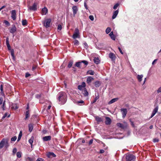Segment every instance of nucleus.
<instances>
[{
    "label": "nucleus",
    "instance_id": "nucleus-1",
    "mask_svg": "<svg viewBox=\"0 0 161 161\" xmlns=\"http://www.w3.org/2000/svg\"><path fill=\"white\" fill-rule=\"evenodd\" d=\"M58 100L61 104H64L65 103L67 99V95L66 93L64 92H60L58 94Z\"/></svg>",
    "mask_w": 161,
    "mask_h": 161
},
{
    "label": "nucleus",
    "instance_id": "nucleus-2",
    "mask_svg": "<svg viewBox=\"0 0 161 161\" xmlns=\"http://www.w3.org/2000/svg\"><path fill=\"white\" fill-rule=\"evenodd\" d=\"M82 63H83L85 65L83 66V67H85L88 64V62L86 60H82L81 61L77 62L75 64V66L78 67L79 68H81L82 66Z\"/></svg>",
    "mask_w": 161,
    "mask_h": 161
},
{
    "label": "nucleus",
    "instance_id": "nucleus-3",
    "mask_svg": "<svg viewBox=\"0 0 161 161\" xmlns=\"http://www.w3.org/2000/svg\"><path fill=\"white\" fill-rule=\"evenodd\" d=\"M8 140L6 139H3L0 142V148H2L4 146L7 148L9 146Z\"/></svg>",
    "mask_w": 161,
    "mask_h": 161
},
{
    "label": "nucleus",
    "instance_id": "nucleus-4",
    "mask_svg": "<svg viewBox=\"0 0 161 161\" xmlns=\"http://www.w3.org/2000/svg\"><path fill=\"white\" fill-rule=\"evenodd\" d=\"M72 38L74 39H75L77 38H80L79 31L78 28H76L75 29V32L72 36Z\"/></svg>",
    "mask_w": 161,
    "mask_h": 161
},
{
    "label": "nucleus",
    "instance_id": "nucleus-5",
    "mask_svg": "<svg viewBox=\"0 0 161 161\" xmlns=\"http://www.w3.org/2000/svg\"><path fill=\"white\" fill-rule=\"evenodd\" d=\"M136 157L132 154H128L126 157V161H134Z\"/></svg>",
    "mask_w": 161,
    "mask_h": 161
},
{
    "label": "nucleus",
    "instance_id": "nucleus-6",
    "mask_svg": "<svg viewBox=\"0 0 161 161\" xmlns=\"http://www.w3.org/2000/svg\"><path fill=\"white\" fill-rule=\"evenodd\" d=\"M37 10V4L34 3L31 6H30L28 8V11H30L31 10L35 11Z\"/></svg>",
    "mask_w": 161,
    "mask_h": 161
},
{
    "label": "nucleus",
    "instance_id": "nucleus-7",
    "mask_svg": "<svg viewBox=\"0 0 161 161\" xmlns=\"http://www.w3.org/2000/svg\"><path fill=\"white\" fill-rule=\"evenodd\" d=\"M51 22V19H50L46 20L44 22V25L46 27L49 26Z\"/></svg>",
    "mask_w": 161,
    "mask_h": 161
},
{
    "label": "nucleus",
    "instance_id": "nucleus-8",
    "mask_svg": "<svg viewBox=\"0 0 161 161\" xmlns=\"http://www.w3.org/2000/svg\"><path fill=\"white\" fill-rule=\"evenodd\" d=\"M120 110L122 112V117L123 118H124L127 113V109L126 108H121Z\"/></svg>",
    "mask_w": 161,
    "mask_h": 161
},
{
    "label": "nucleus",
    "instance_id": "nucleus-9",
    "mask_svg": "<svg viewBox=\"0 0 161 161\" xmlns=\"http://www.w3.org/2000/svg\"><path fill=\"white\" fill-rule=\"evenodd\" d=\"M102 145V146L104 147V148L103 149H101V153H103L104 152L107 153V150L108 148V147L107 146H106L105 144L101 142V145Z\"/></svg>",
    "mask_w": 161,
    "mask_h": 161
},
{
    "label": "nucleus",
    "instance_id": "nucleus-10",
    "mask_svg": "<svg viewBox=\"0 0 161 161\" xmlns=\"http://www.w3.org/2000/svg\"><path fill=\"white\" fill-rule=\"evenodd\" d=\"M158 108V105H157L153 111L150 117V118H152L155 115L156 113L157 112Z\"/></svg>",
    "mask_w": 161,
    "mask_h": 161
},
{
    "label": "nucleus",
    "instance_id": "nucleus-11",
    "mask_svg": "<svg viewBox=\"0 0 161 161\" xmlns=\"http://www.w3.org/2000/svg\"><path fill=\"white\" fill-rule=\"evenodd\" d=\"M94 80V78L92 76H89L87 77L86 82L88 84H90Z\"/></svg>",
    "mask_w": 161,
    "mask_h": 161
},
{
    "label": "nucleus",
    "instance_id": "nucleus-12",
    "mask_svg": "<svg viewBox=\"0 0 161 161\" xmlns=\"http://www.w3.org/2000/svg\"><path fill=\"white\" fill-rule=\"evenodd\" d=\"M72 9L73 11V15L75 16L78 11V8L77 6H73L72 7Z\"/></svg>",
    "mask_w": 161,
    "mask_h": 161
},
{
    "label": "nucleus",
    "instance_id": "nucleus-13",
    "mask_svg": "<svg viewBox=\"0 0 161 161\" xmlns=\"http://www.w3.org/2000/svg\"><path fill=\"white\" fill-rule=\"evenodd\" d=\"M109 57L112 61L115 60L116 58V56L115 55L112 53H109Z\"/></svg>",
    "mask_w": 161,
    "mask_h": 161
},
{
    "label": "nucleus",
    "instance_id": "nucleus-14",
    "mask_svg": "<svg viewBox=\"0 0 161 161\" xmlns=\"http://www.w3.org/2000/svg\"><path fill=\"white\" fill-rule=\"evenodd\" d=\"M47 156L49 158L55 157L56 155L53 152H48L47 154Z\"/></svg>",
    "mask_w": 161,
    "mask_h": 161
},
{
    "label": "nucleus",
    "instance_id": "nucleus-15",
    "mask_svg": "<svg viewBox=\"0 0 161 161\" xmlns=\"http://www.w3.org/2000/svg\"><path fill=\"white\" fill-rule=\"evenodd\" d=\"M16 31V28L14 25H13L10 28L9 31L12 34L14 33Z\"/></svg>",
    "mask_w": 161,
    "mask_h": 161
},
{
    "label": "nucleus",
    "instance_id": "nucleus-16",
    "mask_svg": "<svg viewBox=\"0 0 161 161\" xmlns=\"http://www.w3.org/2000/svg\"><path fill=\"white\" fill-rule=\"evenodd\" d=\"M16 15L15 10H12L11 11V17L14 20H15L16 18Z\"/></svg>",
    "mask_w": 161,
    "mask_h": 161
},
{
    "label": "nucleus",
    "instance_id": "nucleus-17",
    "mask_svg": "<svg viewBox=\"0 0 161 161\" xmlns=\"http://www.w3.org/2000/svg\"><path fill=\"white\" fill-rule=\"evenodd\" d=\"M51 139V137L50 136H47L43 137L42 140L43 141H50Z\"/></svg>",
    "mask_w": 161,
    "mask_h": 161
},
{
    "label": "nucleus",
    "instance_id": "nucleus-18",
    "mask_svg": "<svg viewBox=\"0 0 161 161\" xmlns=\"http://www.w3.org/2000/svg\"><path fill=\"white\" fill-rule=\"evenodd\" d=\"M47 8L46 7H44L42 9V15H46L47 13Z\"/></svg>",
    "mask_w": 161,
    "mask_h": 161
},
{
    "label": "nucleus",
    "instance_id": "nucleus-19",
    "mask_svg": "<svg viewBox=\"0 0 161 161\" xmlns=\"http://www.w3.org/2000/svg\"><path fill=\"white\" fill-rule=\"evenodd\" d=\"M119 13V11L118 10L114 11L113 13L112 18L113 19H114L116 17Z\"/></svg>",
    "mask_w": 161,
    "mask_h": 161
},
{
    "label": "nucleus",
    "instance_id": "nucleus-20",
    "mask_svg": "<svg viewBox=\"0 0 161 161\" xmlns=\"http://www.w3.org/2000/svg\"><path fill=\"white\" fill-rule=\"evenodd\" d=\"M82 92L84 96H87L88 95V93L86 88H84V89L82 90Z\"/></svg>",
    "mask_w": 161,
    "mask_h": 161
},
{
    "label": "nucleus",
    "instance_id": "nucleus-21",
    "mask_svg": "<svg viewBox=\"0 0 161 161\" xmlns=\"http://www.w3.org/2000/svg\"><path fill=\"white\" fill-rule=\"evenodd\" d=\"M111 122V119L109 117H107L106 118V120L105 121V123L106 125H108L110 124Z\"/></svg>",
    "mask_w": 161,
    "mask_h": 161
},
{
    "label": "nucleus",
    "instance_id": "nucleus-22",
    "mask_svg": "<svg viewBox=\"0 0 161 161\" xmlns=\"http://www.w3.org/2000/svg\"><path fill=\"white\" fill-rule=\"evenodd\" d=\"M118 100V98H113L108 102V104H111L117 101Z\"/></svg>",
    "mask_w": 161,
    "mask_h": 161
},
{
    "label": "nucleus",
    "instance_id": "nucleus-23",
    "mask_svg": "<svg viewBox=\"0 0 161 161\" xmlns=\"http://www.w3.org/2000/svg\"><path fill=\"white\" fill-rule=\"evenodd\" d=\"M117 125L118 126L124 129L126 127V126H125L124 125H123L122 124H121L120 123H118L117 124Z\"/></svg>",
    "mask_w": 161,
    "mask_h": 161
},
{
    "label": "nucleus",
    "instance_id": "nucleus-24",
    "mask_svg": "<svg viewBox=\"0 0 161 161\" xmlns=\"http://www.w3.org/2000/svg\"><path fill=\"white\" fill-rule=\"evenodd\" d=\"M109 35L112 40H115V37L114 36V35L113 32V31H112L110 32V33L109 34Z\"/></svg>",
    "mask_w": 161,
    "mask_h": 161
},
{
    "label": "nucleus",
    "instance_id": "nucleus-25",
    "mask_svg": "<svg viewBox=\"0 0 161 161\" xmlns=\"http://www.w3.org/2000/svg\"><path fill=\"white\" fill-rule=\"evenodd\" d=\"M84 102L83 100H80V101H77L76 103L79 105H83L84 104Z\"/></svg>",
    "mask_w": 161,
    "mask_h": 161
},
{
    "label": "nucleus",
    "instance_id": "nucleus-26",
    "mask_svg": "<svg viewBox=\"0 0 161 161\" xmlns=\"http://www.w3.org/2000/svg\"><path fill=\"white\" fill-rule=\"evenodd\" d=\"M73 60H70L69 62V63L68 64V67L69 68H71L72 65H73Z\"/></svg>",
    "mask_w": 161,
    "mask_h": 161
},
{
    "label": "nucleus",
    "instance_id": "nucleus-27",
    "mask_svg": "<svg viewBox=\"0 0 161 161\" xmlns=\"http://www.w3.org/2000/svg\"><path fill=\"white\" fill-rule=\"evenodd\" d=\"M143 77V75H137V78L139 81L141 82L142 80V78Z\"/></svg>",
    "mask_w": 161,
    "mask_h": 161
},
{
    "label": "nucleus",
    "instance_id": "nucleus-28",
    "mask_svg": "<svg viewBox=\"0 0 161 161\" xmlns=\"http://www.w3.org/2000/svg\"><path fill=\"white\" fill-rule=\"evenodd\" d=\"M33 142V137H32L29 140V142L31 145V147H32V143Z\"/></svg>",
    "mask_w": 161,
    "mask_h": 161
},
{
    "label": "nucleus",
    "instance_id": "nucleus-29",
    "mask_svg": "<svg viewBox=\"0 0 161 161\" xmlns=\"http://www.w3.org/2000/svg\"><path fill=\"white\" fill-rule=\"evenodd\" d=\"M29 131L31 132L33 129V126L31 124H29L28 125Z\"/></svg>",
    "mask_w": 161,
    "mask_h": 161
},
{
    "label": "nucleus",
    "instance_id": "nucleus-30",
    "mask_svg": "<svg viewBox=\"0 0 161 161\" xmlns=\"http://www.w3.org/2000/svg\"><path fill=\"white\" fill-rule=\"evenodd\" d=\"M87 74L88 75H93L94 74V72L92 70H90L87 72Z\"/></svg>",
    "mask_w": 161,
    "mask_h": 161
},
{
    "label": "nucleus",
    "instance_id": "nucleus-31",
    "mask_svg": "<svg viewBox=\"0 0 161 161\" xmlns=\"http://www.w3.org/2000/svg\"><path fill=\"white\" fill-rule=\"evenodd\" d=\"M94 61L95 63L96 64H98L100 62V60L98 58H95L94 59Z\"/></svg>",
    "mask_w": 161,
    "mask_h": 161
},
{
    "label": "nucleus",
    "instance_id": "nucleus-32",
    "mask_svg": "<svg viewBox=\"0 0 161 161\" xmlns=\"http://www.w3.org/2000/svg\"><path fill=\"white\" fill-rule=\"evenodd\" d=\"M30 117L29 111H26L25 114V119H27Z\"/></svg>",
    "mask_w": 161,
    "mask_h": 161
},
{
    "label": "nucleus",
    "instance_id": "nucleus-33",
    "mask_svg": "<svg viewBox=\"0 0 161 161\" xmlns=\"http://www.w3.org/2000/svg\"><path fill=\"white\" fill-rule=\"evenodd\" d=\"M22 132L21 131H20V132L19 133V136H18V140H17V141L18 142L20 140L21 138V136H22Z\"/></svg>",
    "mask_w": 161,
    "mask_h": 161
},
{
    "label": "nucleus",
    "instance_id": "nucleus-34",
    "mask_svg": "<svg viewBox=\"0 0 161 161\" xmlns=\"http://www.w3.org/2000/svg\"><path fill=\"white\" fill-rule=\"evenodd\" d=\"M95 119L97 123L99 124V123L101 122V118L98 117H96Z\"/></svg>",
    "mask_w": 161,
    "mask_h": 161
},
{
    "label": "nucleus",
    "instance_id": "nucleus-35",
    "mask_svg": "<svg viewBox=\"0 0 161 161\" xmlns=\"http://www.w3.org/2000/svg\"><path fill=\"white\" fill-rule=\"evenodd\" d=\"M100 85V82L99 81H96L95 83V86L96 87H98Z\"/></svg>",
    "mask_w": 161,
    "mask_h": 161
},
{
    "label": "nucleus",
    "instance_id": "nucleus-36",
    "mask_svg": "<svg viewBox=\"0 0 161 161\" xmlns=\"http://www.w3.org/2000/svg\"><path fill=\"white\" fill-rule=\"evenodd\" d=\"M99 98V97L98 96H97L96 95V97L93 100V101L91 102L92 103H95L96 101Z\"/></svg>",
    "mask_w": 161,
    "mask_h": 161
},
{
    "label": "nucleus",
    "instance_id": "nucleus-37",
    "mask_svg": "<svg viewBox=\"0 0 161 161\" xmlns=\"http://www.w3.org/2000/svg\"><path fill=\"white\" fill-rule=\"evenodd\" d=\"M11 55L13 57V59H14V51L13 49L11 50Z\"/></svg>",
    "mask_w": 161,
    "mask_h": 161
},
{
    "label": "nucleus",
    "instance_id": "nucleus-38",
    "mask_svg": "<svg viewBox=\"0 0 161 161\" xmlns=\"http://www.w3.org/2000/svg\"><path fill=\"white\" fill-rule=\"evenodd\" d=\"M79 41L76 40H75L74 41V44L75 46H78L79 45Z\"/></svg>",
    "mask_w": 161,
    "mask_h": 161
},
{
    "label": "nucleus",
    "instance_id": "nucleus-39",
    "mask_svg": "<svg viewBox=\"0 0 161 161\" xmlns=\"http://www.w3.org/2000/svg\"><path fill=\"white\" fill-rule=\"evenodd\" d=\"M34 160L35 159L29 157L26 158V161H34Z\"/></svg>",
    "mask_w": 161,
    "mask_h": 161
},
{
    "label": "nucleus",
    "instance_id": "nucleus-40",
    "mask_svg": "<svg viewBox=\"0 0 161 161\" xmlns=\"http://www.w3.org/2000/svg\"><path fill=\"white\" fill-rule=\"evenodd\" d=\"M111 29L110 27H108L106 30V32L107 34H108L111 31Z\"/></svg>",
    "mask_w": 161,
    "mask_h": 161
},
{
    "label": "nucleus",
    "instance_id": "nucleus-41",
    "mask_svg": "<svg viewBox=\"0 0 161 161\" xmlns=\"http://www.w3.org/2000/svg\"><path fill=\"white\" fill-rule=\"evenodd\" d=\"M10 116V115L9 114L8 116V114L7 113H5L4 114V115L3 116L2 118V119H4L6 117H7L8 118H9Z\"/></svg>",
    "mask_w": 161,
    "mask_h": 161
},
{
    "label": "nucleus",
    "instance_id": "nucleus-42",
    "mask_svg": "<svg viewBox=\"0 0 161 161\" xmlns=\"http://www.w3.org/2000/svg\"><path fill=\"white\" fill-rule=\"evenodd\" d=\"M0 90H1V94H3V85H0Z\"/></svg>",
    "mask_w": 161,
    "mask_h": 161
},
{
    "label": "nucleus",
    "instance_id": "nucleus-43",
    "mask_svg": "<svg viewBox=\"0 0 161 161\" xmlns=\"http://www.w3.org/2000/svg\"><path fill=\"white\" fill-rule=\"evenodd\" d=\"M22 24L23 25H27V20L25 19L23 20L22 21Z\"/></svg>",
    "mask_w": 161,
    "mask_h": 161
},
{
    "label": "nucleus",
    "instance_id": "nucleus-44",
    "mask_svg": "<svg viewBox=\"0 0 161 161\" xmlns=\"http://www.w3.org/2000/svg\"><path fill=\"white\" fill-rule=\"evenodd\" d=\"M5 100H4L3 102V105L2 106V108H3V110H5Z\"/></svg>",
    "mask_w": 161,
    "mask_h": 161
},
{
    "label": "nucleus",
    "instance_id": "nucleus-45",
    "mask_svg": "<svg viewBox=\"0 0 161 161\" xmlns=\"http://www.w3.org/2000/svg\"><path fill=\"white\" fill-rule=\"evenodd\" d=\"M21 152H18L17 153V157L20 158L21 157Z\"/></svg>",
    "mask_w": 161,
    "mask_h": 161
},
{
    "label": "nucleus",
    "instance_id": "nucleus-46",
    "mask_svg": "<svg viewBox=\"0 0 161 161\" xmlns=\"http://www.w3.org/2000/svg\"><path fill=\"white\" fill-rule=\"evenodd\" d=\"M119 3H117L114 6L113 8L114 9H116L119 6Z\"/></svg>",
    "mask_w": 161,
    "mask_h": 161
},
{
    "label": "nucleus",
    "instance_id": "nucleus-47",
    "mask_svg": "<svg viewBox=\"0 0 161 161\" xmlns=\"http://www.w3.org/2000/svg\"><path fill=\"white\" fill-rule=\"evenodd\" d=\"M78 88L80 90H81L82 91V90L84 89V88H84L82 86H81L79 85L78 86Z\"/></svg>",
    "mask_w": 161,
    "mask_h": 161
},
{
    "label": "nucleus",
    "instance_id": "nucleus-48",
    "mask_svg": "<svg viewBox=\"0 0 161 161\" xmlns=\"http://www.w3.org/2000/svg\"><path fill=\"white\" fill-rule=\"evenodd\" d=\"M17 139V137L16 136H14L12 137L11 139V141H15Z\"/></svg>",
    "mask_w": 161,
    "mask_h": 161
},
{
    "label": "nucleus",
    "instance_id": "nucleus-49",
    "mask_svg": "<svg viewBox=\"0 0 161 161\" xmlns=\"http://www.w3.org/2000/svg\"><path fill=\"white\" fill-rule=\"evenodd\" d=\"M3 98L2 97H0V105L2 104L3 102Z\"/></svg>",
    "mask_w": 161,
    "mask_h": 161
},
{
    "label": "nucleus",
    "instance_id": "nucleus-50",
    "mask_svg": "<svg viewBox=\"0 0 161 161\" xmlns=\"http://www.w3.org/2000/svg\"><path fill=\"white\" fill-rule=\"evenodd\" d=\"M12 107L14 109H17L18 108V107L16 104H14Z\"/></svg>",
    "mask_w": 161,
    "mask_h": 161
},
{
    "label": "nucleus",
    "instance_id": "nucleus-51",
    "mask_svg": "<svg viewBox=\"0 0 161 161\" xmlns=\"http://www.w3.org/2000/svg\"><path fill=\"white\" fill-rule=\"evenodd\" d=\"M89 18L92 21H93L94 19V18L93 16L92 15L89 16Z\"/></svg>",
    "mask_w": 161,
    "mask_h": 161
},
{
    "label": "nucleus",
    "instance_id": "nucleus-52",
    "mask_svg": "<svg viewBox=\"0 0 161 161\" xmlns=\"http://www.w3.org/2000/svg\"><path fill=\"white\" fill-rule=\"evenodd\" d=\"M159 141V139L157 138H155L153 139V142H158Z\"/></svg>",
    "mask_w": 161,
    "mask_h": 161
},
{
    "label": "nucleus",
    "instance_id": "nucleus-53",
    "mask_svg": "<svg viewBox=\"0 0 161 161\" xmlns=\"http://www.w3.org/2000/svg\"><path fill=\"white\" fill-rule=\"evenodd\" d=\"M17 151V149L16 148H14L13 149V153L14 154L16 153Z\"/></svg>",
    "mask_w": 161,
    "mask_h": 161
},
{
    "label": "nucleus",
    "instance_id": "nucleus-54",
    "mask_svg": "<svg viewBox=\"0 0 161 161\" xmlns=\"http://www.w3.org/2000/svg\"><path fill=\"white\" fill-rule=\"evenodd\" d=\"M62 29V26L61 25H59L58 27V30L60 31Z\"/></svg>",
    "mask_w": 161,
    "mask_h": 161
},
{
    "label": "nucleus",
    "instance_id": "nucleus-55",
    "mask_svg": "<svg viewBox=\"0 0 161 161\" xmlns=\"http://www.w3.org/2000/svg\"><path fill=\"white\" fill-rule=\"evenodd\" d=\"M42 97V94H37L36 95V97L37 98H39Z\"/></svg>",
    "mask_w": 161,
    "mask_h": 161
},
{
    "label": "nucleus",
    "instance_id": "nucleus-56",
    "mask_svg": "<svg viewBox=\"0 0 161 161\" xmlns=\"http://www.w3.org/2000/svg\"><path fill=\"white\" fill-rule=\"evenodd\" d=\"M80 85L81 86L83 87L84 88H85V87L86 86V84L85 82H82L81 84Z\"/></svg>",
    "mask_w": 161,
    "mask_h": 161
},
{
    "label": "nucleus",
    "instance_id": "nucleus-57",
    "mask_svg": "<svg viewBox=\"0 0 161 161\" xmlns=\"http://www.w3.org/2000/svg\"><path fill=\"white\" fill-rule=\"evenodd\" d=\"M84 7L86 9H88V7L87 6V5H86V2H85L84 3Z\"/></svg>",
    "mask_w": 161,
    "mask_h": 161
},
{
    "label": "nucleus",
    "instance_id": "nucleus-58",
    "mask_svg": "<svg viewBox=\"0 0 161 161\" xmlns=\"http://www.w3.org/2000/svg\"><path fill=\"white\" fill-rule=\"evenodd\" d=\"M157 92L158 93L161 92V86L160 87L157 91Z\"/></svg>",
    "mask_w": 161,
    "mask_h": 161
},
{
    "label": "nucleus",
    "instance_id": "nucleus-59",
    "mask_svg": "<svg viewBox=\"0 0 161 161\" xmlns=\"http://www.w3.org/2000/svg\"><path fill=\"white\" fill-rule=\"evenodd\" d=\"M4 22L5 24L6 25H9V23L8 22V21L7 20H5L4 21Z\"/></svg>",
    "mask_w": 161,
    "mask_h": 161
},
{
    "label": "nucleus",
    "instance_id": "nucleus-60",
    "mask_svg": "<svg viewBox=\"0 0 161 161\" xmlns=\"http://www.w3.org/2000/svg\"><path fill=\"white\" fill-rule=\"evenodd\" d=\"M93 140L92 139H91L90 140L89 142V145L93 143Z\"/></svg>",
    "mask_w": 161,
    "mask_h": 161
},
{
    "label": "nucleus",
    "instance_id": "nucleus-61",
    "mask_svg": "<svg viewBox=\"0 0 161 161\" xmlns=\"http://www.w3.org/2000/svg\"><path fill=\"white\" fill-rule=\"evenodd\" d=\"M6 45L9 44V40L8 38H7L6 40Z\"/></svg>",
    "mask_w": 161,
    "mask_h": 161
},
{
    "label": "nucleus",
    "instance_id": "nucleus-62",
    "mask_svg": "<svg viewBox=\"0 0 161 161\" xmlns=\"http://www.w3.org/2000/svg\"><path fill=\"white\" fill-rule=\"evenodd\" d=\"M30 75L28 73H26L25 74V77H29V76H30Z\"/></svg>",
    "mask_w": 161,
    "mask_h": 161
},
{
    "label": "nucleus",
    "instance_id": "nucleus-63",
    "mask_svg": "<svg viewBox=\"0 0 161 161\" xmlns=\"http://www.w3.org/2000/svg\"><path fill=\"white\" fill-rule=\"evenodd\" d=\"M118 49H119V51L120 52V53L122 54H123V52H122V50H121V48L119 47L118 48Z\"/></svg>",
    "mask_w": 161,
    "mask_h": 161
},
{
    "label": "nucleus",
    "instance_id": "nucleus-64",
    "mask_svg": "<svg viewBox=\"0 0 161 161\" xmlns=\"http://www.w3.org/2000/svg\"><path fill=\"white\" fill-rule=\"evenodd\" d=\"M42 160H43V159L42 158H39L38 159H37L36 160V161H41Z\"/></svg>",
    "mask_w": 161,
    "mask_h": 161
}]
</instances>
